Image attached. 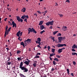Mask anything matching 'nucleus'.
Returning <instances> with one entry per match:
<instances>
[{"instance_id":"1","label":"nucleus","mask_w":77,"mask_h":77,"mask_svg":"<svg viewBox=\"0 0 77 77\" xmlns=\"http://www.w3.org/2000/svg\"><path fill=\"white\" fill-rule=\"evenodd\" d=\"M16 17L17 18V20H18V21H19V22H20V21L21 23H22V22H23V20H24V19L25 18H26V16L25 14L23 15L21 17L22 19H21V18H20V17L19 16H17Z\"/></svg>"},{"instance_id":"2","label":"nucleus","mask_w":77,"mask_h":77,"mask_svg":"<svg viewBox=\"0 0 77 77\" xmlns=\"http://www.w3.org/2000/svg\"><path fill=\"white\" fill-rule=\"evenodd\" d=\"M20 69L22 71H23V72H26L28 71V69L27 68L25 67V66H23V67Z\"/></svg>"},{"instance_id":"3","label":"nucleus","mask_w":77,"mask_h":77,"mask_svg":"<svg viewBox=\"0 0 77 77\" xmlns=\"http://www.w3.org/2000/svg\"><path fill=\"white\" fill-rule=\"evenodd\" d=\"M54 23V21L52 20L51 21L48 22L46 23V25L47 26H49V25H51L53 26V23Z\"/></svg>"},{"instance_id":"4","label":"nucleus","mask_w":77,"mask_h":77,"mask_svg":"<svg viewBox=\"0 0 77 77\" xmlns=\"http://www.w3.org/2000/svg\"><path fill=\"white\" fill-rule=\"evenodd\" d=\"M63 46H65L66 47V45L65 44H58L57 45V47H63Z\"/></svg>"},{"instance_id":"5","label":"nucleus","mask_w":77,"mask_h":77,"mask_svg":"<svg viewBox=\"0 0 77 77\" xmlns=\"http://www.w3.org/2000/svg\"><path fill=\"white\" fill-rule=\"evenodd\" d=\"M31 31L32 32H33L34 33H35V34H36L37 33V32L35 31V29H33V28H32L31 29Z\"/></svg>"},{"instance_id":"6","label":"nucleus","mask_w":77,"mask_h":77,"mask_svg":"<svg viewBox=\"0 0 77 77\" xmlns=\"http://www.w3.org/2000/svg\"><path fill=\"white\" fill-rule=\"evenodd\" d=\"M23 66V62H21L20 65V69H21V68H22L24 67V66Z\"/></svg>"},{"instance_id":"7","label":"nucleus","mask_w":77,"mask_h":77,"mask_svg":"<svg viewBox=\"0 0 77 77\" xmlns=\"http://www.w3.org/2000/svg\"><path fill=\"white\" fill-rule=\"evenodd\" d=\"M12 25H13V27H15V28H16L17 27V24L16 23L14 22V21L12 22Z\"/></svg>"},{"instance_id":"8","label":"nucleus","mask_w":77,"mask_h":77,"mask_svg":"<svg viewBox=\"0 0 77 77\" xmlns=\"http://www.w3.org/2000/svg\"><path fill=\"white\" fill-rule=\"evenodd\" d=\"M62 29H63V31H65V30H67V27L66 26H63Z\"/></svg>"},{"instance_id":"9","label":"nucleus","mask_w":77,"mask_h":77,"mask_svg":"<svg viewBox=\"0 0 77 77\" xmlns=\"http://www.w3.org/2000/svg\"><path fill=\"white\" fill-rule=\"evenodd\" d=\"M40 30H43V29H45V27H44V26L43 25H41L40 27Z\"/></svg>"},{"instance_id":"10","label":"nucleus","mask_w":77,"mask_h":77,"mask_svg":"<svg viewBox=\"0 0 77 77\" xmlns=\"http://www.w3.org/2000/svg\"><path fill=\"white\" fill-rule=\"evenodd\" d=\"M23 62L25 64H26V65L27 66L29 65V63L28 62V61L26 60L25 62L24 61H23Z\"/></svg>"},{"instance_id":"11","label":"nucleus","mask_w":77,"mask_h":77,"mask_svg":"<svg viewBox=\"0 0 77 77\" xmlns=\"http://www.w3.org/2000/svg\"><path fill=\"white\" fill-rule=\"evenodd\" d=\"M20 32H21V31H19L17 33L16 35L17 36L19 37L20 36Z\"/></svg>"},{"instance_id":"12","label":"nucleus","mask_w":77,"mask_h":77,"mask_svg":"<svg viewBox=\"0 0 77 77\" xmlns=\"http://www.w3.org/2000/svg\"><path fill=\"white\" fill-rule=\"evenodd\" d=\"M28 34H29L30 33V32H32V29L31 28H29V29L28 30Z\"/></svg>"},{"instance_id":"13","label":"nucleus","mask_w":77,"mask_h":77,"mask_svg":"<svg viewBox=\"0 0 77 77\" xmlns=\"http://www.w3.org/2000/svg\"><path fill=\"white\" fill-rule=\"evenodd\" d=\"M26 8H23L21 10V11L23 12H26Z\"/></svg>"},{"instance_id":"14","label":"nucleus","mask_w":77,"mask_h":77,"mask_svg":"<svg viewBox=\"0 0 77 77\" xmlns=\"http://www.w3.org/2000/svg\"><path fill=\"white\" fill-rule=\"evenodd\" d=\"M19 75L20 77H26V76H24V75L21 73H19Z\"/></svg>"},{"instance_id":"15","label":"nucleus","mask_w":77,"mask_h":77,"mask_svg":"<svg viewBox=\"0 0 77 77\" xmlns=\"http://www.w3.org/2000/svg\"><path fill=\"white\" fill-rule=\"evenodd\" d=\"M20 44L21 45H23V47H25V46H24V42H21L20 43Z\"/></svg>"},{"instance_id":"16","label":"nucleus","mask_w":77,"mask_h":77,"mask_svg":"<svg viewBox=\"0 0 77 77\" xmlns=\"http://www.w3.org/2000/svg\"><path fill=\"white\" fill-rule=\"evenodd\" d=\"M26 40L27 41V42H28V43L29 42H30V43H31V42H32V41H32V39L28 38Z\"/></svg>"},{"instance_id":"17","label":"nucleus","mask_w":77,"mask_h":77,"mask_svg":"<svg viewBox=\"0 0 77 77\" xmlns=\"http://www.w3.org/2000/svg\"><path fill=\"white\" fill-rule=\"evenodd\" d=\"M77 47L76 45L75 44L73 45V46L72 47V48H75Z\"/></svg>"},{"instance_id":"18","label":"nucleus","mask_w":77,"mask_h":77,"mask_svg":"<svg viewBox=\"0 0 77 77\" xmlns=\"http://www.w3.org/2000/svg\"><path fill=\"white\" fill-rule=\"evenodd\" d=\"M42 24H43V21H40L39 24V26H41Z\"/></svg>"},{"instance_id":"19","label":"nucleus","mask_w":77,"mask_h":77,"mask_svg":"<svg viewBox=\"0 0 77 77\" xmlns=\"http://www.w3.org/2000/svg\"><path fill=\"white\" fill-rule=\"evenodd\" d=\"M62 49H60L58 50V51L59 53H62Z\"/></svg>"},{"instance_id":"20","label":"nucleus","mask_w":77,"mask_h":77,"mask_svg":"<svg viewBox=\"0 0 77 77\" xmlns=\"http://www.w3.org/2000/svg\"><path fill=\"white\" fill-rule=\"evenodd\" d=\"M36 44H39L38 45H41V42H37V41H35Z\"/></svg>"},{"instance_id":"21","label":"nucleus","mask_w":77,"mask_h":77,"mask_svg":"<svg viewBox=\"0 0 77 77\" xmlns=\"http://www.w3.org/2000/svg\"><path fill=\"white\" fill-rule=\"evenodd\" d=\"M54 55H55V54L52 53L50 54V57H52V56H53Z\"/></svg>"},{"instance_id":"22","label":"nucleus","mask_w":77,"mask_h":77,"mask_svg":"<svg viewBox=\"0 0 77 77\" xmlns=\"http://www.w3.org/2000/svg\"><path fill=\"white\" fill-rule=\"evenodd\" d=\"M25 44V46H26V45H27V43H28V42H27V40H25V41H24Z\"/></svg>"},{"instance_id":"23","label":"nucleus","mask_w":77,"mask_h":77,"mask_svg":"<svg viewBox=\"0 0 77 77\" xmlns=\"http://www.w3.org/2000/svg\"><path fill=\"white\" fill-rule=\"evenodd\" d=\"M47 12H48V11H47L46 10L44 12H42V14H47Z\"/></svg>"},{"instance_id":"24","label":"nucleus","mask_w":77,"mask_h":77,"mask_svg":"<svg viewBox=\"0 0 77 77\" xmlns=\"http://www.w3.org/2000/svg\"><path fill=\"white\" fill-rule=\"evenodd\" d=\"M54 60L56 61L57 62H58L59 61V59L57 58H55L54 59Z\"/></svg>"},{"instance_id":"25","label":"nucleus","mask_w":77,"mask_h":77,"mask_svg":"<svg viewBox=\"0 0 77 77\" xmlns=\"http://www.w3.org/2000/svg\"><path fill=\"white\" fill-rule=\"evenodd\" d=\"M67 74L68 75H69V69H67Z\"/></svg>"},{"instance_id":"26","label":"nucleus","mask_w":77,"mask_h":77,"mask_svg":"<svg viewBox=\"0 0 77 77\" xmlns=\"http://www.w3.org/2000/svg\"><path fill=\"white\" fill-rule=\"evenodd\" d=\"M41 42V38H38L37 39V42Z\"/></svg>"},{"instance_id":"27","label":"nucleus","mask_w":77,"mask_h":77,"mask_svg":"<svg viewBox=\"0 0 77 77\" xmlns=\"http://www.w3.org/2000/svg\"><path fill=\"white\" fill-rule=\"evenodd\" d=\"M55 38H54V37H53L51 38V39L53 40V42H54V41H55V39H54Z\"/></svg>"},{"instance_id":"28","label":"nucleus","mask_w":77,"mask_h":77,"mask_svg":"<svg viewBox=\"0 0 77 77\" xmlns=\"http://www.w3.org/2000/svg\"><path fill=\"white\" fill-rule=\"evenodd\" d=\"M53 64L54 65H56V64H57V63H56V62H55V61H53Z\"/></svg>"},{"instance_id":"29","label":"nucleus","mask_w":77,"mask_h":77,"mask_svg":"<svg viewBox=\"0 0 77 77\" xmlns=\"http://www.w3.org/2000/svg\"><path fill=\"white\" fill-rule=\"evenodd\" d=\"M57 32H58V31H55V32H53V33L54 35H55V34H56V33Z\"/></svg>"},{"instance_id":"30","label":"nucleus","mask_w":77,"mask_h":77,"mask_svg":"<svg viewBox=\"0 0 77 77\" xmlns=\"http://www.w3.org/2000/svg\"><path fill=\"white\" fill-rule=\"evenodd\" d=\"M8 26H7L5 28V32H7V30H8Z\"/></svg>"},{"instance_id":"31","label":"nucleus","mask_w":77,"mask_h":77,"mask_svg":"<svg viewBox=\"0 0 77 77\" xmlns=\"http://www.w3.org/2000/svg\"><path fill=\"white\" fill-rule=\"evenodd\" d=\"M11 27H10L8 29L7 31L8 32H10V31H11Z\"/></svg>"},{"instance_id":"32","label":"nucleus","mask_w":77,"mask_h":77,"mask_svg":"<svg viewBox=\"0 0 77 77\" xmlns=\"http://www.w3.org/2000/svg\"><path fill=\"white\" fill-rule=\"evenodd\" d=\"M20 53H21V51H20L19 50V51H17V54H20Z\"/></svg>"},{"instance_id":"33","label":"nucleus","mask_w":77,"mask_h":77,"mask_svg":"<svg viewBox=\"0 0 77 77\" xmlns=\"http://www.w3.org/2000/svg\"><path fill=\"white\" fill-rule=\"evenodd\" d=\"M52 53H54V51H55V49H52L51 50Z\"/></svg>"},{"instance_id":"34","label":"nucleus","mask_w":77,"mask_h":77,"mask_svg":"<svg viewBox=\"0 0 77 77\" xmlns=\"http://www.w3.org/2000/svg\"><path fill=\"white\" fill-rule=\"evenodd\" d=\"M45 32V30H43L41 32H40V33L41 34H42V33H43V32Z\"/></svg>"},{"instance_id":"35","label":"nucleus","mask_w":77,"mask_h":77,"mask_svg":"<svg viewBox=\"0 0 77 77\" xmlns=\"http://www.w3.org/2000/svg\"><path fill=\"white\" fill-rule=\"evenodd\" d=\"M20 38H21V37L20 36H19V38H18V39L19 41H22V39H20Z\"/></svg>"},{"instance_id":"36","label":"nucleus","mask_w":77,"mask_h":77,"mask_svg":"<svg viewBox=\"0 0 77 77\" xmlns=\"http://www.w3.org/2000/svg\"><path fill=\"white\" fill-rule=\"evenodd\" d=\"M48 49V51H49L50 49V46H48L47 47Z\"/></svg>"},{"instance_id":"37","label":"nucleus","mask_w":77,"mask_h":77,"mask_svg":"<svg viewBox=\"0 0 77 77\" xmlns=\"http://www.w3.org/2000/svg\"><path fill=\"white\" fill-rule=\"evenodd\" d=\"M63 39V37H62L60 36L58 38V39Z\"/></svg>"},{"instance_id":"38","label":"nucleus","mask_w":77,"mask_h":77,"mask_svg":"<svg viewBox=\"0 0 77 77\" xmlns=\"http://www.w3.org/2000/svg\"><path fill=\"white\" fill-rule=\"evenodd\" d=\"M33 66H34V67H36V63H33Z\"/></svg>"},{"instance_id":"39","label":"nucleus","mask_w":77,"mask_h":77,"mask_svg":"<svg viewBox=\"0 0 77 77\" xmlns=\"http://www.w3.org/2000/svg\"><path fill=\"white\" fill-rule=\"evenodd\" d=\"M76 54V53H75V52H72V55H73L74 56V55H75Z\"/></svg>"},{"instance_id":"40","label":"nucleus","mask_w":77,"mask_h":77,"mask_svg":"<svg viewBox=\"0 0 77 77\" xmlns=\"http://www.w3.org/2000/svg\"><path fill=\"white\" fill-rule=\"evenodd\" d=\"M72 51L73 52H74V51H75V52L76 51H75V49H72Z\"/></svg>"},{"instance_id":"41","label":"nucleus","mask_w":77,"mask_h":77,"mask_svg":"<svg viewBox=\"0 0 77 77\" xmlns=\"http://www.w3.org/2000/svg\"><path fill=\"white\" fill-rule=\"evenodd\" d=\"M27 18H25L24 20V21L25 22H26V23H27Z\"/></svg>"},{"instance_id":"42","label":"nucleus","mask_w":77,"mask_h":77,"mask_svg":"<svg viewBox=\"0 0 77 77\" xmlns=\"http://www.w3.org/2000/svg\"><path fill=\"white\" fill-rule=\"evenodd\" d=\"M59 15H60V17H61V18H62V17H63V15H62V14H59Z\"/></svg>"},{"instance_id":"43","label":"nucleus","mask_w":77,"mask_h":77,"mask_svg":"<svg viewBox=\"0 0 77 77\" xmlns=\"http://www.w3.org/2000/svg\"><path fill=\"white\" fill-rule=\"evenodd\" d=\"M7 65H10V62H8L7 63Z\"/></svg>"},{"instance_id":"44","label":"nucleus","mask_w":77,"mask_h":77,"mask_svg":"<svg viewBox=\"0 0 77 77\" xmlns=\"http://www.w3.org/2000/svg\"><path fill=\"white\" fill-rule=\"evenodd\" d=\"M73 65H75V64H76V63L75 61H73Z\"/></svg>"},{"instance_id":"45","label":"nucleus","mask_w":77,"mask_h":77,"mask_svg":"<svg viewBox=\"0 0 77 77\" xmlns=\"http://www.w3.org/2000/svg\"><path fill=\"white\" fill-rule=\"evenodd\" d=\"M39 56H36L35 57V58H39Z\"/></svg>"},{"instance_id":"46","label":"nucleus","mask_w":77,"mask_h":77,"mask_svg":"<svg viewBox=\"0 0 77 77\" xmlns=\"http://www.w3.org/2000/svg\"><path fill=\"white\" fill-rule=\"evenodd\" d=\"M66 2H67V3H70V1L69 0H67L66 1Z\"/></svg>"},{"instance_id":"47","label":"nucleus","mask_w":77,"mask_h":77,"mask_svg":"<svg viewBox=\"0 0 77 77\" xmlns=\"http://www.w3.org/2000/svg\"><path fill=\"white\" fill-rule=\"evenodd\" d=\"M56 56H57V57L58 58H60V56L59 55H57Z\"/></svg>"},{"instance_id":"48","label":"nucleus","mask_w":77,"mask_h":77,"mask_svg":"<svg viewBox=\"0 0 77 77\" xmlns=\"http://www.w3.org/2000/svg\"><path fill=\"white\" fill-rule=\"evenodd\" d=\"M37 55L38 56V55H41V53H39L37 52Z\"/></svg>"},{"instance_id":"49","label":"nucleus","mask_w":77,"mask_h":77,"mask_svg":"<svg viewBox=\"0 0 77 77\" xmlns=\"http://www.w3.org/2000/svg\"><path fill=\"white\" fill-rule=\"evenodd\" d=\"M25 18H26L27 19V18H29V16H28V15H25Z\"/></svg>"},{"instance_id":"50","label":"nucleus","mask_w":77,"mask_h":77,"mask_svg":"<svg viewBox=\"0 0 77 77\" xmlns=\"http://www.w3.org/2000/svg\"><path fill=\"white\" fill-rule=\"evenodd\" d=\"M17 59L18 61L20 60V57H19L17 58Z\"/></svg>"},{"instance_id":"51","label":"nucleus","mask_w":77,"mask_h":77,"mask_svg":"<svg viewBox=\"0 0 77 77\" xmlns=\"http://www.w3.org/2000/svg\"><path fill=\"white\" fill-rule=\"evenodd\" d=\"M61 34L60 33H59L57 35V36H61Z\"/></svg>"},{"instance_id":"52","label":"nucleus","mask_w":77,"mask_h":77,"mask_svg":"<svg viewBox=\"0 0 77 77\" xmlns=\"http://www.w3.org/2000/svg\"><path fill=\"white\" fill-rule=\"evenodd\" d=\"M37 47H38V48H41V47H40V45H37Z\"/></svg>"},{"instance_id":"53","label":"nucleus","mask_w":77,"mask_h":77,"mask_svg":"<svg viewBox=\"0 0 77 77\" xmlns=\"http://www.w3.org/2000/svg\"><path fill=\"white\" fill-rule=\"evenodd\" d=\"M37 12H38V13L39 14H41V12L40 11H37Z\"/></svg>"},{"instance_id":"54","label":"nucleus","mask_w":77,"mask_h":77,"mask_svg":"<svg viewBox=\"0 0 77 77\" xmlns=\"http://www.w3.org/2000/svg\"><path fill=\"white\" fill-rule=\"evenodd\" d=\"M7 32H5V35H4L5 37H6V33Z\"/></svg>"},{"instance_id":"55","label":"nucleus","mask_w":77,"mask_h":77,"mask_svg":"<svg viewBox=\"0 0 77 77\" xmlns=\"http://www.w3.org/2000/svg\"><path fill=\"white\" fill-rule=\"evenodd\" d=\"M70 75H72V77H74V74H73V73H71Z\"/></svg>"},{"instance_id":"56","label":"nucleus","mask_w":77,"mask_h":77,"mask_svg":"<svg viewBox=\"0 0 77 77\" xmlns=\"http://www.w3.org/2000/svg\"><path fill=\"white\" fill-rule=\"evenodd\" d=\"M58 42H59L61 43V41H60V39H58Z\"/></svg>"},{"instance_id":"57","label":"nucleus","mask_w":77,"mask_h":77,"mask_svg":"<svg viewBox=\"0 0 77 77\" xmlns=\"http://www.w3.org/2000/svg\"><path fill=\"white\" fill-rule=\"evenodd\" d=\"M54 70V68H52L51 69V71H53Z\"/></svg>"},{"instance_id":"58","label":"nucleus","mask_w":77,"mask_h":77,"mask_svg":"<svg viewBox=\"0 0 77 77\" xmlns=\"http://www.w3.org/2000/svg\"><path fill=\"white\" fill-rule=\"evenodd\" d=\"M50 29H53V26H51V27H49Z\"/></svg>"},{"instance_id":"59","label":"nucleus","mask_w":77,"mask_h":77,"mask_svg":"<svg viewBox=\"0 0 77 77\" xmlns=\"http://www.w3.org/2000/svg\"><path fill=\"white\" fill-rule=\"evenodd\" d=\"M22 34H23V32H21L20 33V36H21L22 35Z\"/></svg>"},{"instance_id":"60","label":"nucleus","mask_w":77,"mask_h":77,"mask_svg":"<svg viewBox=\"0 0 77 77\" xmlns=\"http://www.w3.org/2000/svg\"><path fill=\"white\" fill-rule=\"evenodd\" d=\"M10 56H12V53L11 52H10Z\"/></svg>"},{"instance_id":"61","label":"nucleus","mask_w":77,"mask_h":77,"mask_svg":"<svg viewBox=\"0 0 77 77\" xmlns=\"http://www.w3.org/2000/svg\"><path fill=\"white\" fill-rule=\"evenodd\" d=\"M7 35H8L9 34V32L7 31L6 32Z\"/></svg>"},{"instance_id":"62","label":"nucleus","mask_w":77,"mask_h":77,"mask_svg":"<svg viewBox=\"0 0 77 77\" xmlns=\"http://www.w3.org/2000/svg\"><path fill=\"white\" fill-rule=\"evenodd\" d=\"M7 19H8V18H5L4 19V21H6V20H7Z\"/></svg>"},{"instance_id":"63","label":"nucleus","mask_w":77,"mask_h":77,"mask_svg":"<svg viewBox=\"0 0 77 77\" xmlns=\"http://www.w3.org/2000/svg\"><path fill=\"white\" fill-rule=\"evenodd\" d=\"M49 58L51 60H52V58H51V57H49Z\"/></svg>"},{"instance_id":"64","label":"nucleus","mask_w":77,"mask_h":77,"mask_svg":"<svg viewBox=\"0 0 77 77\" xmlns=\"http://www.w3.org/2000/svg\"><path fill=\"white\" fill-rule=\"evenodd\" d=\"M6 50H7V51H8V50H9V48H6Z\"/></svg>"}]
</instances>
